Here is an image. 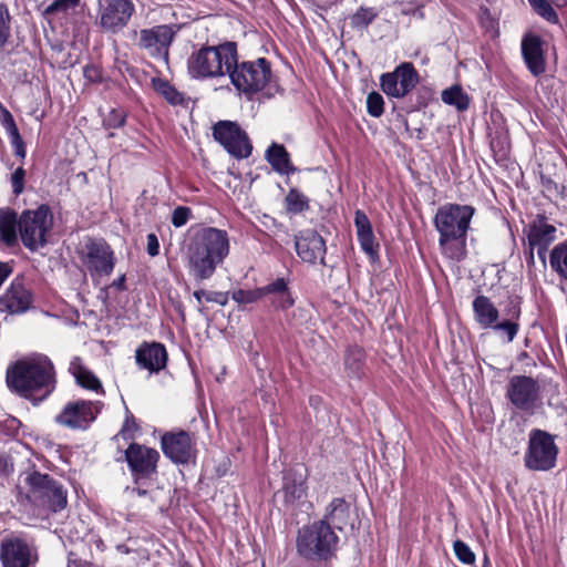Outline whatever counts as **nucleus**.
I'll return each instance as SVG.
<instances>
[{
  "mask_svg": "<svg viewBox=\"0 0 567 567\" xmlns=\"http://www.w3.org/2000/svg\"><path fill=\"white\" fill-rule=\"evenodd\" d=\"M230 254V237L225 229L205 226L197 229L187 245L189 276L198 282L209 280Z\"/></svg>",
  "mask_w": 567,
  "mask_h": 567,
  "instance_id": "f257e3e1",
  "label": "nucleus"
},
{
  "mask_svg": "<svg viewBox=\"0 0 567 567\" xmlns=\"http://www.w3.org/2000/svg\"><path fill=\"white\" fill-rule=\"evenodd\" d=\"M8 386L21 396L38 402L54 390V368L50 359L35 354L17 361L7 370Z\"/></svg>",
  "mask_w": 567,
  "mask_h": 567,
  "instance_id": "f03ea898",
  "label": "nucleus"
},
{
  "mask_svg": "<svg viewBox=\"0 0 567 567\" xmlns=\"http://www.w3.org/2000/svg\"><path fill=\"white\" fill-rule=\"evenodd\" d=\"M475 209L470 205L445 204L434 216L443 256L460 261L466 255V235Z\"/></svg>",
  "mask_w": 567,
  "mask_h": 567,
  "instance_id": "7ed1b4c3",
  "label": "nucleus"
},
{
  "mask_svg": "<svg viewBox=\"0 0 567 567\" xmlns=\"http://www.w3.org/2000/svg\"><path fill=\"white\" fill-rule=\"evenodd\" d=\"M237 45L225 42L195 50L187 60V70L193 79H218L228 75L236 63Z\"/></svg>",
  "mask_w": 567,
  "mask_h": 567,
  "instance_id": "20e7f679",
  "label": "nucleus"
},
{
  "mask_svg": "<svg viewBox=\"0 0 567 567\" xmlns=\"http://www.w3.org/2000/svg\"><path fill=\"white\" fill-rule=\"evenodd\" d=\"M24 483L25 499L39 515L58 513L66 507L68 491L50 475L33 471L25 476Z\"/></svg>",
  "mask_w": 567,
  "mask_h": 567,
  "instance_id": "39448f33",
  "label": "nucleus"
},
{
  "mask_svg": "<svg viewBox=\"0 0 567 567\" xmlns=\"http://www.w3.org/2000/svg\"><path fill=\"white\" fill-rule=\"evenodd\" d=\"M338 536L326 522H315L299 530L298 553L308 559L327 560L336 551Z\"/></svg>",
  "mask_w": 567,
  "mask_h": 567,
  "instance_id": "423d86ee",
  "label": "nucleus"
},
{
  "mask_svg": "<svg viewBox=\"0 0 567 567\" xmlns=\"http://www.w3.org/2000/svg\"><path fill=\"white\" fill-rule=\"evenodd\" d=\"M228 76L238 92L251 97L268 84L271 78L270 63L265 58L238 63L237 56Z\"/></svg>",
  "mask_w": 567,
  "mask_h": 567,
  "instance_id": "0eeeda50",
  "label": "nucleus"
},
{
  "mask_svg": "<svg viewBox=\"0 0 567 567\" xmlns=\"http://www.w3.org/2000/svg\"><path fill=\"white\" fill-rule=\"evenodd\" d=\"M53 226V215L47 205L25 210L19 217V234L23 245L31 251L42 248Z\"/></svg>",
  "mask_w": 567,
  "mask_h": 567,
  "instance_id": "6e6552de",
  "label": "nucleus"
},
{
  "mask_svg": "<svg viewBox=\"0 0 567 567\" xmlns=\"http://www.w3.org/2000/svg\"><path fill=\"white\" fill-rule=\"evenodd\" d=\"M558 447L554 436L543 430H532L524 463L532 471H549L556 465Z\"/></svg>",
  "mask_w": 567,
  "mask_h": 567,
  "instance_id": "1a4fd4ad",
  "label": "nucleus"
},
{
  "mask_svg": "<svg viewBox=\"0 0 567 567\" xmlns=\"http://www.w3.org/2000/svg\"><path fill=\"white\" fill-rule=\"evenodd\" d=\"M81 260L93 280L110 276L115 266L114 251L102 239L85 243L81 252Z\"/></svg>",
  "mask_w": 567,
  "mask_h": 567,
  "instance_id": "9d476101",
  "label": "nucleus"
},
{
  "mask_svg": "<svg viewBox=\"0 0 567 567\" xmlns=\"http://www.w3.org/2000/svg\"><path fill=\"white\" fill-rule=\"evenodd\" d=\"M506 396L517 410L532 414L540 402V386L532 377L514 375L508 381Z\"/></svg>",
  "mask_w": 567,
  "mask_h": 567,
  "instance_id": "9b49d317",
  "label": "nucleus"
},
{
  "mask_svg": "<svg viewBox=\"0 0 567 567\" xmlns=\"http://www.w3.org/2000/svg\"><path fill=\"white\" fill-rule=\"evenodd\" d=\"M135 12L132 0H99V25L106 32L124 29Z\"/></svg>",
  "mask_w": 567,
  "mask_h": 567,
  "instance_id": "f8f14e48",
  "label": "nucleus"
},
{
  "mask_svg": "<svg viewBox=\"0 0 567 567\" xmlns=\"http://www.w3.org/2000/svg\"><path fill=\"white\" fill-rule=\"evenodd\" d=\"M177 33L175 25L161 24L140 32L138 45L152 58L168 61L169 47Z\"/></svg>",
  "mask_w": 567,
  "mask_h": 567,
  "instance_id": "ddd939ff",
  "label": "nucleus"
},
{
  "mask_svg": "<svg viewBox=\"0 0 567 567\" xmlns=\"http://www.w3.org/2000/svg\"><path fill=\"white\" fill-rule=\"evenodd\" d=\"M2 567H30L38 560L37 548L20 536L6 537L0 547Z\"/></svg>",
  "mask_w": 567,
  "mask_h": 567,
  "instance_id": "4468645a",
  "label": "nucleus"
},
{
  "mask_svg": "<svg viewBox=\"0 0 567 567\" xmlns=\"http://www.w3.org/2000/svg\"><path fill=\"white\" fill-rule=\"evenodd\" d=\"M102 405L100 401L79 400L69 402L54 420L62 426L84 430L95 420Z\"/></svg>",
  "mask_w": 567,
  "mask_h": 567,
  "instance_id": "2eb2a0df",
  "label": "nucleus"
},
{
  "mask_svg": "<svg viewBox=\"0 0 567 567\" xmlns=\"http://www.w3.org/2000/svg\"><path fill=\"white\" fill-rule=\"evenodd\" d=\"M213 135L236 158H246L251 154L247 134L234 122H218L213 127Z\"/></svg>",
  "mask_w": 567,
  "mask_h": 567,
  "instance_id": "dca6fc26",
  "label": "nucleus"
},
{
  "mask_svg": "<svg viewBox=\"0 0 567 567\" xmlns=\"http://www.w3.org/2000/svg\"><path fill=\"white\" fill-rule=\"evenodd\" d=\"M381 89L390 97L401 99L419 82L417 73L410 62L401 63L393 72L381 75Z\"/></svg>",
  "mask_w": 567,
  "mask_h": 567,
  "instance_id": "f3484780",
  "label": "nucleus"
},
{
  "mask_svg": "<svg viewBox=\"0 0 567 567\" xmlns=\"http://www.w3.org/2000/svg\"><path fill=\"white\" fill-rule=\"evenodd\" d=\"M125 458L135 482L138 483L156 473L159 453L154 449L133 443L127 447Z\"/></svg>",
  "mask_w": 567,
  "mask_h": 567,
  "instance_id": "a211bd4d",
  "label": "nucleus"
},
{
  "mask_svg": "<svg viewBox=\"0 0 567 567\" xmlns=\"http://www.w3.org/2000/svg\"><path fill=\"white\" fill-rule=\"evenodd\" d=\"M161 446L164 455L176 464H187L196 455L192 437L185 431L165 433L162 436Z\"/></svg>",
  "mask_w": 567,
  "mask_h": 567,
  "instance_id": "6ab92c4d",
  "label": "nucleus"
},
{
  "mask_svg": "<svg viewBox=\"0 0 567 567\" xmlns=\"http://www.w3.org/2000/svg\"><path fill=\"white\" fill-rule=\"evenodd\" d=\"M556 227L546 223L545 219L535 220L527 230L528 260L534 264V251L537 250L538 258L546 262L548 246L556 239Z\"/></svg>",
  "mask_w": 567,
  "mask_h": 567,
  "instance_id": "aec40b11",
  "label": "nucleus"
},
{
  "mask_svg": "<svg viewBox=\"0 0 567 567\" xmlns=\"http://www.w3.org/2000/svg\"><path fill=\"white\" fill-rule=\"evenodd\" d=\"M295 247L297 255L309 264L323 262L326 243L313 229H306L296 235Z\"/></svg>",
  "mask_w": 567,
  "mask_h": 567,
  "instance_id": "412c9836",
  "label": "nucleus"
},
{
  "mask_svg": "<svg viewBox=\"0 0 567 567\" xmlns=\"http://www.w3.org/2000/svg\"><path fill=\"white\" fill-rule=\"evenodd\" d=\"M31 301L30 291L21 280L14 279L0 297V308L10 313H22L29 309Z\"/></svg>",
  "mask_w": 567,
  "mask_h": 567,
  "instance_id": "4be33fe9",
  "label": "nucleus"
},
{
  "mask_svg": "<svg viewBox=\"0 0 567 567\" xmlns=\"http://www.w3.org/2000/svg\"><path fill=\"white\" fill-rule=\"evenodd\" d=\"M135 360L141 369H146L151 373L158 372L166 367L167 351L161 343H143L135 352Z\"/></svg>",
  "mask_w": 567,
  "mask_h": 567,
  "instance_id": "5701e85b",
  "label": "nucleus"
},
{
  "mask_svg": "<svg viewBox=\"0 0 567 567\" xmlns=\"http://www.w3.org/2000/svg\"><path fill=\"white\" fill-rule=\"evenodd\" d=\"M522 55L528 71L538 76L545 72L543 41L536 34H526L522 40Z\"/></svg>",
  "mask_w": 567,
  "mask_h": 567,
  "instance_id": "b1692460",
  "label": "nucleus"
},
{
  "mask_svg": "<svg viewBox=\"0 0 567 567\" xmlns=\"http://www.w3.org/2000/svg\"><path fill=\"white\" fill-rule=\"evenodd\" d=\"M506 318L503 321H496L493 329L496 332H504L506 334L507 342H512L518 333L519 324L518 319L520 317V301L517 297H511L504 309Z\"/></svg>",
  "mask_w": 567,
  "mask_h": 567,
  "instance_id": "393cba45",
  "label": "nucleus"
},
{
  "mask_svg": "<svg viewBox=\"0 0 567 567\" xmlns=\"http://www.w3.org/2000/svg\"><path fill=\"white\" fill-rule=\"evenodd\" d=\"M474 320L482 329H489L495 326L499 318V311L492 300L483 295L474 298L472 302Z\"/></svg>",
  "mask_w": 567,
  "mask_h": 567,
  "instance_id": "a878e982",
  "label": "nucleus"
},
{
  "mask_svg": "<svg viewBox=\"0 0 567 567\" xmlns=\"http://www.w3.org/2000/svg\"><path fill=\"white\" fill-rule=\"evenodd\" d=\"M262 297H268L270 303L277 309H287L293 305V299L285 278H277L272 282L261 287Z\"/></svg>",
  "mask_w": 567,
  "mask_h": 567,
  "instance_id": "bb28decb",
  "label": "nucleus"
},
{
  "mask_svg": "<svg viewBox=\"0 0 567 567\" xmlns=\"http://www.w3.org/2000/svg\"><path fill=\"white\" fill-rule=\"evenodd\" d=\"M350 504L342 497L333 498L326 508V514L320 522H326L330 528L342 529L349 522Z\"/></svg>",
  "mask_w": 567,
  "mask_h": 567,
  "instance_id": "cd10ccee",
  "label": "nucleus"
},
{
  "mask_svg": "<svg viewBox=\"0 0 567 567\" xmlns=\"http://www.w3.org/2000/svg\"><path fill=\"white\" fill-rule=\"evenodd\" d=\"M284 497L286 503L295 505L306 496V478L301 473L289 471L284 476Z\"/></svg>",
  "mask_w": 567,
  "mask_h": 567,
  "instance_id": "c85d7f7f",
  "label": "nucleus"
},
{
  "mask_svg": "<svg viewBox=\"0 0 567 567\" xmlns=\"http://www.w3.org/2000/svg\"><path fill=\"white\" fill-rule=\"evenodd\" d=\"M17 228H19V219L16 212L9 208H0V243L7 247L17 246Z\"/></svg>",
  "mask_w": 567,
  "mask_h": 567,
  "instance_id": "c756f323",
  "label": "nucleus"
},
{
  "mask_svg": "<svg viewBox=\"0 0 567 567\" xmlns=\"http://www.w3.org/2000/svg\"><path fill=\"white\" fill-rule=\"evenodd\" d=\"M266 158L271 167L280 174L288 175L295 171L284 145L272 143L266 152Z\"/></svg>",
  "mask_w": 567,
  "mask_h": 567,
  "instance_id": "7c9ffc66",
  "label": "nucleus"
},
{
  "mask_svg": "<svg viewBox=\"0 0 567 567\" xmlns=\"http://www.w3.org/2000/svg\"><path fill=\"white\" fill-rule=\"evenodd\" d=\"M70 371L74 375L79 385L95 392L102 391L100 380L85 367L82 365L81 359L75 357L70 363Z\"/></svg>",
  "mask_w": 567,
  "mask_h": 567,
  "instance_id": "2f4dec72",
  "label": "nucleus"
},
{
  "mask_svg": "<svg viewBox=\"0 0 567 567\" xmlns=\"http://www.w3.org/2000/svg\"><path fill=\"white\" fill-rule=\"evenodd\" d=\"M442 101L454 106L457 111H466L470 106V97L460 85H453L442 92Z\"/></svg>",
  "mask_w": 567,
  "mask_h": 567,
  "instance_id": "473e14b6",
  "label": "nucleus"
},
{
  "mask_svg": "<svg viewBox=\"0 0 567 567\" xmlns=\"http://www.w3.org/2000/svg\"><path fill=\"white\" fill-rule=\"evenodd\" d=\"M551 269L557 275L567 280V241L560 243L554 247L549 256Z\"/></svg>",
  "mask_w": 567,
  "mask_h": 567,
  "instance_id": "72a5a7b5",
  "label": "nucleus"
},
{
  "mask_svg": "<svg viewBox=\"0 0 567 567\" xmlns=\"http://www.w3.org/2000/svg\"><path fill=\"white\" fill-rule=\"evenodd\" d=\"M365 354L359 347H350L347 351L344 364L352 377H360L364 365Z\"/></svg>",
  "mask_w": 567,
  "mask_h": 567,
  "instance_id": "f704fd0d",
  "label": "nucleus"
},
{
  "mask_svg": "<svg viewBox=\"0 0 567 567\" xmlns=\"http://www.w3.org/2000/svg\"><path fill=\"white\" fill-rule=\"evenodd\" d=\"M286 208L290 214H300L309 208V200L298 189H290L285 198Z\"/></svg>",
  "mask_w": 567,
  "mask_h": 567,
  "instance_id": "c9c22d12",
  "label": "nucleus"
},
{
  "mask_svg": "<svg viewBox=\"0 0 567 567\" xmlns=\"http://www.w3.org/2000/svg\"><path fill=\"white\" fill-rule=\"evenodd\" d=\"M378 17L374 8L360 7L350 18V23L354 29H365Z\"/></svg>",
  "mask_w": 567,
  "mask_h": 567,
  "instance_id": "e433bc0d",
  "label": "nucleus"
},
{
  "mask_svg": "<svg viewBox=\"0 0 567 567\" xmlns=\"http://www.w3.org/2000/svg\"><path fill=\"white\" fill-rule=\"evenodd\" d=\"M533 10L550 23H558L559 18L553 7L546 0H528Z\"/></svg>",
  "mask_w": 567,
  "mask_h": 567,
  "instance_id": "4c0bfd02",
  "label": "nucleus"
},
{
  "mask_svg": "<svg viewBox=\"0 0 567 567\" xmlns=\"http://www.w3.org/2000/svg\"><path fill=\"white\" fill-rule=\"evenodd\" d=\"M10 13L8 8L0 3V50L6 45L10 38Z\"/></svg>",
  "mask_w": 567,
  "mask_h": 567,
  "instance_id": "58836bf2",
  "label": "nucleus"
},
{
  "mask_svg": "<svg viewBox=\"0 0 567 567\" xmlns=\"http://www.w3.org/2000/svg\"><path fill=\"white\" fill-rule=\"evenodd\" d=\"M194 297L198 303H200L203 299H205L207 302H215L220 306H225L228 302V295L220 291H206L200 289L194 291Z\"/></svg>",
  "mask_w": 567,
  "mask_h": 567,
  "instance_id": "ea45409f",
  "label": "nucleus"
},
{
  "mask_svg": "<svg viewBox=\"0 0 567 567\" xmlns=\"http://www.w3.org/2000/svg\"><path fill=\"white\" fill-rule=\"evenodd\" d=\"M453 549L456 558L461 563L465 565H473L475 563V554L464 542L460 539L455 540L453 543Z\"/></svg>",
  "mask_w": 567,
  "mask_h": 567,
  "instance_id": "a19ab883",
  "label": "nucleus"
},
{
  "mask_svg": "<svg viewBox=\"0 0 567 567\" xmlns=\"http://www.w3.org/2000/svg\"><path fill=\"white\" fill-rule=\"evenodd\" d=\"M231 298L238 303H252L262 299L261 287L250 290L238 289L233 292Z\"/></svg>",
  "mask_w": 567,
  "mask_h": 567,
  "instance_id": "79ce46f5",
  "label": "nucleus"
},
{
  "mask_svg": "<svg viewBox=\"0 0 567 567\" xmlns=\"http://www.w3.org/2000/svg\"><path fill=\"white\" fill-rule=\"evenodd\" d=\"M359 244L361 249L371 258L375 259L378 257V244H375V238L373 235V230L360 234L358 236Z\"/></svg>",
  "mask_w": 567,
  "mask_h": 567,
  "instance_id": "37998d69",
  "label": "nucleus"
},
{
  "mask_svg": "<svg viewBox=\"0 0 567 567\" xmlns=\"http://www.w3.org/2000/svg\"><path fill=\"white\" fill-rule=\"evenodd\" d=\"M367 110L373 117H380L384 111V101L380 93L371 92L367 96Z\"/></svg>",
  "mask_w": 567,
  "mask_h": 567,
  "instance_id": "c03bdc74",
  "label": "nucleus"
},
{
  "mask_svg": "<svg viewBox=\"0 0 567 567\" xmlns=\"http://www.w3.org/2000/svg\"><path fill=\"white\" fill-rule=\"evenodd\" d=\"M126 113L122 109H112L104 117L105 128H120L125 124Z\"/></svg>",
  "mask_w": 567,
  "mask_h": 567,
  "instance_id": "a18cd8bd",
  "label": "nucleus"
},
{
  "mask_svg": "<svg viewBox=\"0 0 567 567\" xmlns=\"http://www.w3.org/2000/svg\"><path fill=\"white\" fill-rule=\"evenodd\" d=\"M155 89L161 93L171 104H178L182 102L181 94L166 81H158L155 83Z\"/></svg>",
  "mask_w": 567,
  "mask_h": 567,
  "instance_id": "49530a36",
  "label": "nucleus"
},
{
  "mask_svg": "<svg viewBox=\"0 0 567 567\" xmlns=\"http://www.w3.org/2000/svg\"><path fill=\"white\" fill-rule=\"evenodd\" d=\"M80 0H54L44 10V16H52L58 12H66L69 9L75 8Z\"/></svg>",
  "mask_w": 567,
  "mask_h": 567,
  "instance_id": "de8ad7c7",
  "label": "nucleus"
},
{
  "mask_svg": "<svg viewBox=\"0 0 567 567\" xmlns=\"http://www.w3.org/2000/svg\"><path fill=\"white\" fill-rule=\"evenodd\" d=\"M192 216V210L186 206H178L173 210L172 214V224L176 227H183L189 220Z\"/></svg>",
  "mask_w": 567,
  "mask_h": 567,
  "instance_id": "09e8293b",
  "label": "nucleus"
},
{
  "mask_svg": "<svg viewBox=\"0 0 567 567\" xmlns=\"http://www.w3.org/2000/svg\"><path fill=\"white\" fill-rule=\"evenodd\" d=\"M25 171L23 167H18L11 174V187L16 196H19L24 190Z\"/></svg>",
  "mask_w": 567,
  "mask_h": 567,
  "instance_id": "8fccbe9b",
  "label": "nucleus"
},
{
  "mask_svg": "<svg viewBox=\"0 0 567 567\" xmlns=\"http://www.w3.org/2000/svg\"><path fill=\"white\" fill-rule=\"evenodd\" d=\"M20 421L16 417H8L0 422V435L8 437H14L20 429Z\"/></svg>",
  "mask_w": 567,
  "mask_h": 567,
  "instance_id": "3c124183",
  "label": "nucleus"
},
{
  "mask_svg": "<svg viewBox=\"0 0 567 567\" xmlns=\"http://www.w3.org/2000/svg\"><path fill=\"white\" fill-rule=\"evenodd\" d=\"M354 226L357 229V236L372 230L371 223H370L368 216L362 210L355 212Z\"/></svg>",
  "mask_w": 567,
  "mask_h": 567,
  "instance_id": "603ef678",
  "label": "nucleus"
},
{
  "mask_svg": "<svg viewBox=\"0 0 567 567\" xmlns=\"http://www.w3.org/2000/svg\"><path fill=\"white\" fill-rule=\"evenodd\" d=\"M1 123H2L3 127L6 128L8 135L16 134L19 132V130L16 125V122L13 120V116L6 109L2 110Z\"/></svg>",
  "mask_w": 567,
  "mask_h": 567,
  "instance_id": "864d4df0",
  "label": "nucleus"
},
{
  "mask_svg": "<svg viewBox=\"0 0 567 567\" xmlns=\"http://www.w3.org/2000/svg\"><path fill=\"white\" fill-rule=\"evenodd\" d=\"M9 137L14 150V154L23 159L25 157V146L22 137L20 136V133L18 132L16 134H11Z\"/></svg>",
  "mask_w": 567,
  "mask_h": 567,
  "instance_id": "5fc2aeb1",
  "label": "nucleus"
},
{
  "mask_svg": "<svg viewBox=\"0 0 567 567\" xmlns=\"http://www.w3.org/2000/svg\"><path fill=\"white\" fill-rule=\"evenodd\" d=\"M146 239H147V247H146L147 254L151 257L157 256L159 254V243H158L157 236L154 233H151L147 235Z\"/></svg>",
  "mask_w": 567,
  "mask_h": 567,
  "instance_id": "6e6d98bb",
  "label": "nucleus"
},
{
  "mask_svg": "<svg viewBox=\"0 0 567 567\" xmlns=\"http://www.w3.org/2000/svg\"><path fill=\"white\" fill-rule=\"evenodd\" d=\"M110 288H116L117 290L122 291L125 289V275L120 276L117 279H115Z\"/></svg>",
  "mask_w": 567,
  "mask_h": 567,
  "instance_id": "4d7b16f0",
  "label": "nucleus"
},
{
  "mask_svg": "<svg viewBox=\"0 0 567 567\" xmlns=\"http://www.w3.org/2000/svg\"><path fill=\"white\" fill-rule=\"evenodd\" d=\"M482 567H492L491 565V561H489V558L487 555H484V558H483V566Z\"/></svg>",
  "mask_w": 567,
  "mask_h": 567,
  "instance_id": "13d9d810",
  "label": "nucleus"
},
{
  "mask_svg": "<svg viewBox=\"0 0 567 567\" xmlns=\"http://www.w3.org/2000/svg\"><path fill=\"white\" fill-rule=\"evenodd\" d=\"M134 492H136V494H137L138 496H144V495H146V493H147V492H146V489H143V488H140V487H138V488H135V489H134Z\"/></svg>",
  "mask_w": 567,
  "mask_h": 567,
  "instance_id": "bf43d9fd",
  "label": "nucleus"
},
{
  "mask_svg": "<svg viewBox=\"0 0 567 567\" xmlns=\"http://www.w3.org/2000/svg\"><path fill=\"white\" fill-rule=\"evenodd\" d=\"M553 1H554V2L556 3V6H558V7H563V6L567 4V0H553Z\"/></svg>",
  "mask_w": 567,
  "mask_h": 567,
  "instance_id": "052dcab7",
  "label": "nucleus"
}]
</instances>
